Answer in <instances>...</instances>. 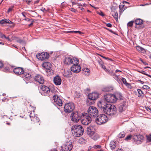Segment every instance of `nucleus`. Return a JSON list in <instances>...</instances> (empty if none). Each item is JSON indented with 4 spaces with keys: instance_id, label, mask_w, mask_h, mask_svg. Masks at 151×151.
I'll list each match as a JSON object with an SVG mask.
<instances>
[{
    "instance_id": "1",
    "label": "nucleus",
    "mask_w": 151,
    "mask_h": 151,
    "mask_svg": "<svg viewBox=\"0 0 151 151\" xmlns=\"http://www.w3.org/2000/svg\"><path fill=\"white\" fill-rule=\"evenodd\" d=\"M105 100L108 102L114 103L118 99H122L121 94L116 93L114 94H107L104 96Z\"/></svg>"
},
{
    "instance_id": "2",
    "label": "nucleus",
    "mask_w": 151,
    "mask_h": 151,
    "mask_svg": "<svg viewBox=\"0 0 151 151\" xmlns=\"http://www.w3.org/2000/svg\"><path fill=\"white\" fill-rule=\"evenodd\" d=\"M71 131L74 137H79L83 135L84 129L81 125H75L72 127Z\"/></svg>"
},
{
    "instance_id": "3",
    "label": "nucleus",
    "mask_w": 151,
    "mask_h": 151,
    "mask_svg": "<svg viewBox=\"0 0 151 151\" xmlns=\"http://www.w3.org/2000/svg\"><path fill=\"white\" fill-rule=\"evenodd\" d=\"M104 112L111 116H115L117 113L116 107L113 105L109 104L106 109L104 110Z\"/></svg>"
},
{
    "instance_id": "4",
    "label": "nucleus",
    "mask_w": 151,
    "mask_h": 151,
    "mask_svg": "<svg viewBox=\"0 0 151 151\" xmlns=\"http://www.w3.org/2000/svg\"><path fill=\"white\" fill-rule=\"evenodd\" d=\"M92 121L91 117L87 113H84L81 116V123L85 125H87L90 123Z\"/></svg>"
},
{
    "instance_id": "5",
    "label": "nucleus",
    "mask_w": 151,
    "mask_h": 151,
    "mask_svg": "<svg viewBox=\"0 0 151 151\" xmlns=\"http://www.w3.org/2000/svg\"><path fill=\"white\" fill-rule=\"evenodd\" d=\"M108 120V118L106 115L101 114L97 116L95 122L98 124L101 125L106 122Z\"/></svg>"
},
{
    "instance_id": "6",
    "label": "nucleus",
    "mask_w": 151,
    "mask_h": 151,
    "mask_svg": "<svg viewBox=\"0 0 151 151\" xmlns=\"http://www.w3.org/2000/svg\"><path fill=\"white\" fill-rule=\"evenodd\" d=\"M88 112L89 115H90L92 117H94L97 116L99 112L97 109L93 106H89L88 110Z\"/></svg>"
},
{
    "instance_id": "7",
    "label": "nucleus",
    "mask_w": 151,
    "mask_h": 151,
    "mask_svg": "<svg viewBox=\"0 0 151 151\" xmlns=\"http://www.w3.org/2000/svg\"><path fill=\"white\" fill-rule=\"evenodd\" d=\"M75 108L74 104L72 103L66 104L64 107V111L68 113L72 112Z\"/></svg>"
},
{
    "instance_id": "8",
    "label": "nucleus",
    "mask_w": 151,
    "mask_h": 151,
    "mask_svg": "<svg viewBox=\"0 0 151 151\" xmlns=\"http://www.w3.org/2000/svg\"><path fill=\"white\" fill-rule=\"evenodd\" d=\"M81 115L78 113V112H73L71 115V120L74 122H78L80 119H81Z\"/></svg>"
},
{
    "instance_id": "9",
    "label": "nucleus",
    "mask_w": 151,
    "mask_h": 151,
    "mask_svg": "<svg viewBox=\"0 0 151 151\" xmlns=\"http://www.w3.org/2000/svg\"><path fill=\"white\" fill-rule=\"evenodd\" d=\"M49 56V54L45 52L40 53L36 55L37 58L41 61H43L48 58Z\"/></svg>"
},
{
    "instance_id": "10",
    "label": "nucleus",
    "mask_w": 151,
    "mask_h": 151,
    "mask_svg": "<svg viewBox=\"0 0 151 151\" xmlns=\"http://www.w3.org/2000/svg\"><path fill=\"white\" fill-rule=\"evenodd\" d=\"M78 60L76 58H71L69 57H65L64 59V63L66 65L73 64L75 62H78Z\"/></svg>"
},
{
    "instance_id": "11",
    "label": "nucleus",
    "mask_w": 151,
    "mask_h": 151,
    "mask_svg": "<svg viewBox=\"0 0 151 151\" xmlns=\"http://www.w3.org/2000/svg\"><path fill=\"white\" fill-rule=\"evenodd\" d=\"M40 88L41 89L40 93L42 95L47 96L50 92V88L46 86L41 85Z\"/></svg>"
},
{
    "instance_id": "12",
    "label": "nucleus",
    "mask_w": 151,
    "mask_h": 151,
    "mask_svg": "<svg viewBox=\"0 0 151 151\" xmlns=\"http://www.w3.org/2000/svg\"><path fill=\"white\" fill-rule=\"evenodd\" d=\"M79 60L78 62H75V63H73V65L71 68V71L75 73H77L80 72L81 70V67L79 65H78Z\"/></svg>"
},
{
    "instance_id": "13",
    "label": "nucleus",
    "mask_w": 151,
    "mask_h": 151,
    "mask_svg": "<svg viewBox=\"0 0 151 151\" xmlns=\"http://www.w3.org/2000/svg\"><path fill=\"white\" fill-rule=\"evenodd\" d=\"M99 94L96 92H92L88 95V97L89 100H88L87 102H90L91 100H96L99 97ZM91 104L93 103L90 101Z\"/></svg>"
},
{
    "instance_id": "14",
    "label": "nucleus",
    "mask_w": 151,
    "mask_h": 151,
    "mask_svg": "<svg viewBox=\"0 0 151 151\" xmlns=\"http://www.w3.org/2000/svg\"><path fill=\"white\" fill-rule=\"evenodd\" d=\"M54 100V104L56 106H61L62 105V101L60 98L57 95L53 97Z\"/></svg>"
},
{
    "instance_id": "15",
    "label": "nucleus",
    "mask_w": 151,
    "mask_h": 151,
    "mask_svg": "<svg viewBox=\"0 0 151 151\" xmlns=\"http://www.w3.org/2000/svg\"><path fill=\"white\" fill-rule=\"evenodd\" d=\"M72 145L68 142H66L61 146V151H70L72 149Z\"/></svg>"
},
{
    "instance_id": "16",
    "label": "nucleus",
    "mask_w": 151,
    "mask_h": 151,
    "mask_svg": "<svg viewBox=\"0 0 151 151\" xmlns=\"http://www.w3.org/2000/svg\"><path fill=\"white\" fill-rule=\"evenodd\" d=\"M88 134L90 135V137L94 140H96L99 138V134L93 131H92L90 129L88 130Z\"/></svg>"
},
{
    "instance_id": "17",
    "label": "nucleus",
    "mask_w": 151,
    "mask_h": 151,
    "mask_svg": "<svg viewBox=\"0 0 151 151\" xmlns=\"http://www.w3.org/2000/svg\"><path fill=\"white\" fill-rule=\"evenodd\" d=\"M108 104H109L106 103L103 100L99 101L97 103L98 107L101 110H103L104 111V110L106 109L107 106Z\"/></svg>"
},
{
    "instance_id": "18",
    "label": "nucleus",
    "mask_w": 151,
    "mask_h": 151,
    "mask_svg": "<svg viewBox=\"0 0 151 151\" xmlns=\"http://www.w3.org/2000/svg\"><path fill=\"white\" fill-rule=\"evenodd\" d=\"M42 66L46 69L47 72H50L52 70V65L49 62H45L43 63L42 64Z\"/></svg>"
},
{
    "instance_id": "19",
    "label": "nucleus",
    "mask_w": 151,
    "mask_h": 151,
    "mask_svg": "<svg viewBox=\"0 0 151 151\" xmlns=\"http://www.w3.org/2000/svg\"><path fill=\"white\" fill-rule=\"evenodd\" d=\"M34 79L35 81L38 82L40 84H43L44 82L43 77L42 76L40 75H37L35 76Z\"/></svg>"
},
{
    "instance_id": "20",
    "label": "nucleus",
    "mask_w": 151,
    "mask_h": 151,
    "mask_svg": "<svg viewBox=\"0 0 151 151\" xmlns=\"http://www.w3.org/2000/svg\"><path fill=\"white\" fill-rule=\"evenodd\" d=\"M13 71L17 75H20L24 73L23 68L20 67H17L14 68Z\"/></svg>"
},
{
    "instance_id": "21",
    "label": "nucleus",
    "mask_w": 151,
    "mask_h": 151,
    "mask_svg": "<svg viewBox=\"0 0 151 151\" xmlns=\"http://www.w3.org/2000/svg\"><path fill=\"white\" fill-rule=\"evenodd\" d=\"M63 74L64 77L68 78L71 76L72 73L70 69H65L64 70Z\"/></svg>"
},
{
    "instance_id": "22",
    "label": "nucleus",
    "mask_w": 151,
    "mask_h": 151,
    "mask_svg": "<svg viewBox=\"0 0 151 151\" xmlns=\"http://www.w3.org/2000/svg\"><path fill=\"white\" fill-rule=\"evenodd\" d=\"M53 81L56 85H60L61 83V79L59 76H57L54 77Z\"/></svg>"
},
{
    "instance_id": "23",
    "label": "nucleus",
    "mask_w": 151,
    "mask_h": 151,
    "mask_svg": "<svg viewBox=\"0 0 151 151\" xmlns=\"http://www.w3.org/2000/svg\"><path fill=\"white\" fill-rule=\"evenodd\" d=\"M114 88L111 85L108 86L104 87L102 89V91L105 92H110L112 91Z\"/></svg>"
},
{
    "instance_id": "24",
    "label": "nucleus",
    "mask_w": 151,
    "mask_h": 151,
    "mask_svg": "<svg viewBox=\"0 0 151 151\" xmlns=\"http://www.w3.org/2000/svg\"><path fill=\"white\" fill-rule=\"evenodd\" d=\"M13 40H14L17 42L19 43H20L23 44L24 45L25 44V42L21 40L20 38L14 36H12Z\"/></svg>"
},
{
    "instance_id": "25",
    "label": "nucleus",
    "mask_w": 151,
    "mask_h": 151,
    "mask_svg": "<svg viewBox=\"0 0 151 151\" xmlns=\"http://www.w3.org/2000/svg\"><path fill=\"white\" fill-rule=\"evenodd\" d=\"M134 139L136 141H139V142H140L143 139L144 137L143 136L137 135L134 137Z\"/></svg>"
},
{
    "instance_id": "26",
    "label": "nucleus",
    "mask_w": 151,
    "mask_h": 151,
    "mask_svg": "<svg viewBox=\"0 0 151 151\" xmlns=\"http://www.w3.org/2000/svg\"><path fill=\"white\" fill-rule=\"evenodd\" d=\"M82 70L83 71V74L86 76H89L90 74V70L89 69L87 68H83L82 69Z\"/></svg>"
},
{
    "instance_id": "27",
    "label": "nucleus",
    "mask_w": 151,
    "mask_h": 151,
    "mask_svg": "<svg viewBox=\"0 0 151 151\" xmlns=\"http://www.w3.org/2000/svg\"><path fill=\"white\" fill-rule=\"evenodd\" d=\"M125 102H124L122 104L119 105V111L120 112H122L125 108Z\"/></svg>"
},
{
    "instance_id": "28",
    "label": "nucleus",
    "mask_w": 151,
    "mask_h": 151,
    "mask_svg": "<svg viewBox=\"0 0 151 151\" xmlns=\"http://www.w3.org/2000/svg\"><path fill=\"white\" fill-rule=\"evenodd\" d=\"M136 49L139 52L142 53H145V52L146 51L145 50L139 46H137L136 47Z\"/></svg>"
},
{
    "instance_id": "29",
    "label": "nucleus",
    "mask_w": 151,
    "mask_h": 151,
    "mask_svg": "<svg viewBox=\"0 0 151 151\" xmlns=\"http://www.w3.org/2000/svg\"><path fill=\"white\" fill-rule=\"evenodd\" d=\"M121 80L124 84L125 85L128 87L129 88H130L131 87L130 84L127 82L125 78L122 77Z\"/></svg>"
},
{
    "instance_id": "30",
    "label": "nucleus",
    "mask_w": 151,
    "mask_h": 151,
    "mask_svg": "<svg viewBox=\"0 0 151 151\" xmlns=\"http://www.w3.org/2000/svg\"><path fill=\"white\" fill-rule=\"evenodd\" d=\"M135 23L136 25H140L143 23V21L139 19H137L135 21Z\"/></svg>"
},
{
    "instance_id": "31",
    "label": "nucleus",
    "mask_w": 151,
    "mask_h": 151,
    "mask_svg": "<svg viewBox=\"0 0 151 151\" xmlns=\"http://www.w3.org/2000/svg\"><path fill=\"white\" fill-rule=\"evenodd\" d=\"M24 78H27V80L30 79L31 77V74L27 72L24 73Z\"/></svg>"
},
{
    "instance_id": "32",
    "label": "nucleus",
    "mask_w": 151,
    "mask_h": 151,
    "mask_svg": "<svg viewBox=\"0 0 151 151\" xmlns=\"http://www.w3.org/2000/svg\"><path fill=\"white\" fill-rule=\"evenodd\" d=\"M113 76H114V78L119 83L121 82V78H119L118 76H116L115 74H113Z\"/></svg>"
},
{
    "instance_id": "33",
    "label": "nucleus",
    "mask_w": 151,
    "mask_h": 151,
    "mask_svg": "<svg viewBox=\"0 0 151 151\" xmlns=\"http://www.w3.org/2000/svg\"><path fill=\"white\" fill-rule=\"evenodd\" d=\"M112 15L117 20L118 13L116 11H112Z\"/></svg>"
},
{
    "instance_id": "34",
    "label": "nucleus",
    "mask_w": 151,
    "mask_h": 151,
    "mask_svg": "<svg viewBox=\"0 0 151 151\" xmlns=\"http://www.w3.org/2000/svg\"><path fill=\"white\" fill-rule=\"evenodd\" d=\"M125 135V133L123 132H121L118 135V137L119 138H122L124 137Z\"/></svg>"
},
{
    "instance_id": "35",
    "label": "nucleus",
    "mask_w": 151,
    "mask_h": 151,
    "mask_svg": "<svg viewBox=\"0 0 151 151\" xmlns=\"http://www.w3.org/2000/svg\"><path fill=\"white\" fill-rule=\"evenodd\" d=\"M110 147L111 148V149H114L115 147H116L115 143L114 142H111L110 144Z\"/></svg>"
},
{
    "instance_id": "36",
    "label": "nucleus",
    "mask_w": 151,
    "mask_h": 151,
    "mask_svg": "<svg viewBox=\"0 0 151 151\" xmlns=\"http://www.w3.org/2000/svg\"><path fill=\"white\" fill-rule=\"evenodd\" d=\"M34 113V111H33V113L31 112L29 115V116L31 119V121H32L33 119H35L36 116Z\"/></svg>"
},
{
    "instance_id": "37",
    "label": "nucleus",
    "mask_w": 151,
    "mask_h": 151,
    "mask_svg": "<svg viewBox=\"0 0 151 151\" xmlns=\"http://www.w3.org/2000/svg\"><path fill=\"white\" fill-rule=\"evenodd\" d=\"M137 91L139 93L138 96L140 97L143 96V92L140 89H138Z\"/></svg>"
},
{
    "instance_id": "38",
    "label": "nucleus",
    "mask_w": 151,
    "mask_h": 151,
    "mask_svg": "<svg viewBox=\"0 0 151 151\" xmlns=\"http://www.w3.org/2000/svg\"><path fill=\"white\" fill-rule=\"evenodd\" d=\"M101 67L102 68L104 69L106 72H108L109 74H110V72H109V71L108 70V69H107L105 66L104 65V64L101 66Z\"/></svg>"
},
{
    "instance_id": "39",
    "label": "nucleus",
    "mask_w": 151,
    "mask_h": 151,
    "mask_svg": "<svg viewBox=\"0 0 151 151\" xmlns=\"http://www.w3.org/2000/svg\"><path fill=\"white\" fill-rule=\"evenodd\" d=\"M4 19L5 23L9 24H12L13 23V22L9 19Z\"/></svg>"
},
{
    "instance_id": "40",
    "label": "nucleus",
    "mask_w": 151,
    "mask_h": 151,
    "mask_svg": "<svg viewBox=\"0 0 151 151\" xmlns=\"http://www.w3.org/2000/svg\"><path fill=\"white\" fill-rule=\"evenodd\" d=\"M32 121L35 122H38L39 121V118L37 117L36 116H35V118L33 119Z\"/></svg>"
},
{
    "instance_id": "41",
    "label": "nucleus",
    "mask_w": 151,
    "mask_h": 151,
    "mask_svg": "<svg viewBox=\"0 0 151 151\" xmlns=\"http://www.w3.org/2000/svg\"><path fill=\"white\" fill-rule=\"evenodd\" d=\"M132 137V135H128L126 138H125V140L126 141H128L131 139Z\"/></svg>"
},
{
    "instance_id": "42",
    "label": "nucleus",
    "mask_w": 151,
    "mask_h": 151,
    "mask_svg": "<svg viewBox=\"0 0 151 151\" xmlns=\"http://www.w3.org/2000/svg\"><path fill=\"white\" fill-rule=\"evenodd\" d=\"M6 36L4 34H3L2 33L0 32V37L2 39H3L4 38L5 39Z\"/></svg>"
},
{
    "instance_id": "43",
    "label": "nucleus",
    "mask_w": 151,
    "mask_h": 151,
    "mask_svg": "<svg viewBox=\"0 0 151 151\" xmlns=\"http://www.w3.org/2000/svg\"><path fill=\"white\" fill-rule=\"evenodd\" d=\"M134 22V21H132L129 22L127 24L128 26L129 27H132L133 25V23Z\"/></svg>"
},
{
    "instance_id": "44",
    "label": "nucleus",
    "mask_w": 151,
    "mask_h": 151,
    "mask_svg": "<svg viewBox=\"0 0 151 151\" xmlns=\"http://www.w3.org/2000/svg\"><path fill=\"white\" fill-rule=\"evenodd\" d=\"M10 36H8L7 37H6V39H7L8 41H9L11 42L12 40H13V38L12 36L10 38H9Z\"/></svg>"
},
{
    "instance_id": "45",
    "label": "nucleus",
    "mask_w": 151,
    "mask_h": 151,
    "mask_svg": "<svg viewBox=\"0 0 151 151\" xmlns=\"http://www.w3.org/2000/svg\"><path fill=\"white\" fill-rule=\"evenodd\" d=\"M142 88L145 89L147 90L150 89V88L147 85H144L142 86Z\"/></svg>"
},
{
    "instance_id": "46",
    "label": "nucleus",
    "mask_w": 151,
    "mask_h": 151,
    "mask_svg": "<svg viewBox=\"0 0 151 151\" xmlns=\"http://www.w3.org/2000/svg\"><path fill=\"white\" fill-rule=\"evenodd\" d=\"M93 148L95 149L100 148L101 146L98 145H94L93 146Z\"/></svg>"
},
{
    "instance_id": "47",
    "label": "nucleus",
    "mask_w": 151,
    "mask_h": 151,
    "mask_svg": "<svg viewBox=\"0 0 151 151\" xmlns=\"http://www.w3.org/2000/svg\"><path fill=\"white\" fill-rule=\"evenodd\" d=\"M124 5H120L119 6V8L120 9V10H121L122 12V10H123V11L124 10V9H123V8L124 7Z\"/></svg>"
},
{
    "instance_id": "48",
    "label": "nucleus",
    "mask_w": 151,
    "mask_h": 151,
    "mask_svg": "<svg viewBox=\"0 0 151 151\" xmlns=\"http://www.w3.org/2000/svg\"><path fill=\"white\" fill-rule=\"evenodd\" d=\"M147 140L149 142H151V134L149 136H147Z\"/></svg>"
},
{
    "instance_id": "49",
    "label": "nucleus",
    "mask_w": 151,
    "mask_h": 151,
    "mask_svg": "<svg viewBox=\"0 0 151 151\" xmlns=\"http://www.w3.org/2000/svg\"><path fill=\"white\" fill-rule=\"evenodd\" d=\"M98 62L99 65H100V66L104 64V63L102 61V60H99Z\"/></svg>"
},
{
    "instance_id": "50",
    "label": "nucleus",
    "mask_w": 151,
    "mask_h": 151,
    "mask_svg": "<svg viewBox=\"0 0 151 151\" xmlns=\"http://www.w3.org/2000/svg\"><path fill=\"white\" fill-rule=\"evenodd\" d=\"M13 6H12L11 7L9 8L8 9V12L9 13L12 11L13 10Z\"/></svg>"
},
{
    "instance_id": "51",
    "label": "nucleus",
    "mask_w": 151,
    "mask_h": 151,
    "mask_svg": "<svg viewBox=\"0 0 151 151\" xmlns=\"http://www.w3.org/2000/svg\"><path fill=\"white\" fill-rule=\"evenodd\" d=\"M71 12H76V10L73 8H71L69 9Z\"/></svg>"
},
{
    "instance_id": "52",
    "label": "nucleus",
    "mask_w": 151,
    "mask_h": 151,
    "mask_svg": "<svg viewBox=\"0 0 151 151\" xmlns=\"http://www.w3.org/2000/svg\"><path fill=\"white\" fill-rule=\"evenodd\" d=\"M139 60L140 61H141L142 63H143L145 65H148L147 63L146 62H144L143 61V60L142 59H141V58H140Z\"/></svg>"
},
{
    "instance_id": "53",
    "label": "nucleus",
    "mask_w": 151,
    "mask_h": 151,
    "mask_svg": "<svg viewBox=\"0 0 151 151\" xmlns=\"http://www.w3.org/2000/svg\"><path fill=\"white\" fill-rule=\"evenodd\" d=\"M98 14L99 15L103 17L104 16V14L102 12H98Z\"/></svg>"
},
{
    "instance_id": "54",
    "label": "nucleus",
    "mask_w": 151,
    "mask_h": 151,
    "mask_svg": "<svg viewBox=\"0 0 151 151\" xmlns=\"http://www.w3.org/2000/svg\"><path fill=\"white\" fill-rule=\"evenodd\" d=\"M41 11H42L43 12L45 13H46V9L43 7H42L41 9Z\"/></svg>"
},
{
    "instance_id": "55",
    "label": "nucleus",
    "mask_w": 151,
    "mask_h": 151,
    "mask_svg": "<svg viewBox=\"0 0 151 151\" xmlns=\"http://www.w3.org/2000/svg\"><path fill=\"white\" fill-rule=\"evenodd\" d=\"M139 72V73H141L144 74L146 76H147V74L143 70H141V71H140Z\"/></svg>"
},
{
    "instance_id": "56",
    "label": "nucleus",
    "mask_w": 151,
    "mask_h": 151,
    "mask_svg": "<svg viewBox=\"0 0 151 151\" xmlns=\"http://www.w3.org/2000/svg\"><path fill=\"white\" fill-rule=\"evenodd\" d=\"M9 70L8 67H6L4 69V71L5 72H8Z\"/></svg>"
},
{
    "instance_id": "57",
    "label": "nucleus",
    "mask_w": 151,
    "mask_h": 151,
    "mask_svg": "<svg viewBox=\"0 0 151 151\" xmlns=\"http://www.w3.org/2000/svg\"><path fill=\"white\" fill-rule=\"evenodd\" d=\"M5 23V19H2L1 20H0V24H3Z\"/></svg>"
},
{
    "instance_id": "58",
    "label": "nucleus",
    "mask_w": 151,
    "mask_h": 151,
    "mask_svg": "<svg viewBox=\"0 0 151 151\" xmlns=\"http://www.w3.org/2000/svg\"><path fill=\"white\" fill-rule=\"evenodd\" d=\"M106 25L108 27H112V25L110 23H107V24H106Z\"/></svg>"
},
{
    "instance_id": "59",
    "label": "nucleus",
    "mask_w": 151,
    "mask_h": 151,
    "mask_svg": "<svg viewBox=\"0 0 151 151\" xmlns=\"http://www.w3.org/2000/svg\"><path fill=\"white\" fill-rule=\"evenodd\" d=\"M103 57L104 58V59H106V60H111V61L112 60L111 59H110V58H106V57Z\"/></svg>"
},
{
    "instance_id": "60",
    "label": "nucleus",
    "mask_w": 151,
    "mask_h": 151,
    "mask_svg": "<svg viewBox=\"0 0 151 151\" xmlns=\"http://www.w3.org/2000/svg\"><path fill=\"white\" fill-rule=\"evenodd\" d=\"M9 99H12V97H10V98H5V99H6V101H8L9 100Z\"/></svg>"
},
{
    "instance_id": "61",
    "label": "nucleus",
    "mask_w": 151,
    "mask_h": 151,
    "mask_svg": "<svg viewBox=\"0 0 151 151\" xmlns=\"http://www.w3.org/2000/svg\"><path fill=\"white\" fill-rule=\"evenodd\" d=\"M3 66V64L2 62L0 61V68L2 67Z\"/></svg>"
},
{
    "instance_id": "62",
    "label": "nucleus",
    "mask_w": 151,
    "mask_h": 151,
    "mask_svg": "<svg viewBox=\"0 0 151 151\" xmlns=\"http://www.w3.org/2000/svg\"><path fill=\"white\" fill-rule=\"evenodd\" d=\"M25 20L27 21H29L30 20V19H29L26 17L25 18Z\"/></svg>"
},
{
    "instance_id": "63",
    "label": "nucleus",
    "mask_w": 151,
    "mask_h": 151,
    "mask_svg": "<svg viewBox=\"0 0 151 151\" xmlns=\"http://www.w3.org/2000/svg\"><path fill=\"white\" fill-rule=\"evenodd\" d=\"M117 72H122V71L119 70H116L115 71V73H117Z\"/></svg>"
},
{
    "instance_id": "64",
    "label": "nucleus",
    "mask_w": 151,
    "mask_h": 151,
    "mask_svg": "<svg viewBox=\"0 0 151 151\" xmlns=\"http://www.w3.org/2000/svg\"><path fill=\"white\" fill-rule=\"evenodd\" d=\"M74 32L75 33H78L80 34H81V32L80 31H74Z\"/></svg>"
}]
</instances>
